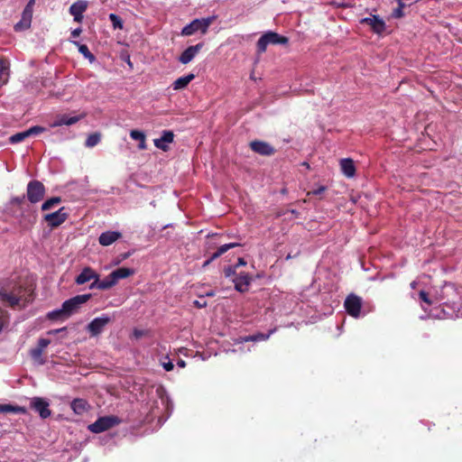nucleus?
Here are the masks:
<instances>
[{
	"label": "nucleus",
	"instance_id": "obj_30",
	"mask_svg": "<svg viewBox=\"0 0 462 462\" xmlns=\"http://www.w3.org/2000/svg\"><path fill=\"white\" fill-rule=\"evenodd\" d=\"M8 67L4 60L0 59V86L5 84L8 80Z\"/></svg>",
	"mask_w": 462,
	"mask_h": 462
},
{
	"label": "nucleus",
	"instance_id": "obj_17",
	"mask_svg": "<svg viewBox=\"0 0 462 462\" xmlns=\"http://www.w3.org/2000/svg\"><path fill=\"white\" fill-rule=\"evenodd\" d=\"M251 281L252 277L248 273H242L233 280L235 289L240 292L247 291Z\"/></svg>",
	"mask_w": 462,
	"mask_h": 462
},
{
	"label": "nucleus",
	"instance_id": "obj_5",
	"mask_svg": "<svg viewBox=\"0 0 462 462\" xmlns=\"http://www.w3.org/2000/svg\"><path fill=\"white\" fill-rule=\"evenodd\" d=\"M91 298V294L77 295L62 303V311H65V318L76 312L81 304L86 303Z\"/></svg>",
	"mask_w": 462,
	"mask_h": 462
},
{
	"label": "nucleus",
	"instance_id": "obj_27",
	"mask_svg": "<svg viewBox=\"0 0 462 462\" xmlns=\"http://www.w3.org/2000/svg\"><path fill=\"white\" fill-rule=\"evenodd\" d=\"M0 412L1 413H22L24 414L26 412V409L24 407L12 405V404H0Z\"/></svg>",
	"mask_w": 462,
	"mask_h": 462
},
{
	"label": "nucleus",
	"instance_id": "obj_39",
	"mask_svg": "<svg viewBox=\"0 0 462 462\" xmlns=\"http://www.w3.org/2000/svg\"><path fill=\"white\" fill-rule=\"evenodd\" d=\"M327 190L326 186H319L318 189L308 191L307 196H320Z\"/></svg>",
	"mask_w": 462,
	"mask_h": 462
},
{
	"label": "nucleus",
	"instance_id": "obj_50",
	"mask_svg": "<svg viewBox=\"0 0 462 462\" xmlns=\"http://www.w3.org/2000/svg\"><path fill=\"white\" fill-rule=\"evenodd\" d=\"M138 148H139L140 150H144V149H146V143H145V139H143V141H139Z\"/></svg>",
	"mask_w": 462,
	"mask_h": 462
},
{
	"label": "nucleus",
	"instance_id": "obj_51",
	"mask_svg": "<svg viewBox=\"0 0 462 462\" xmlns=\"http://www.w3.org/2000/svg\"><path fill=\"white\" fill-rule=\"evenodd\" d=\"M130 255H131V253H130V252H127V253L121 254L119 255V257H121V260H125V259H127Z\"/></svg>",
	"mask_w": 462,
	"mask_h": 462
},
{
	"label": "nucleus",
	"instance_id": "obj_37",
	"mask_svg": "<svg viewBox=\"0 0 462 462\" xmlns=\"http://www.w3.org/2000/svg\"><path fill=\"white\" fill-rule=\"evenodd\" d=\"M47 317L51 320H55L60 318L65 317V311H62V308L60 310H55L47 314Z\"/></svg>",
	"mask_w": 462,
	"mask_h": 462
},
{
	"label": "nucleus",
	"instance_id": "obj_18",
	"mask_svg": "<svg viewBox=\"0 0 462 462\" xmlns=\"http://www.w3.org/2000/svg\"><path fill=\"white\" fill-rule=\"evenodd\" d=\"M121 236L122 234L118 231H106L99 236L98 242L103 246H108L118 240Z\"/></svg>",
	"mask_w": 462,
	"mask_h": 462
},
{
	"label": "nucleus",
	"instance_id": "obj_15",
	"mask_svg": "<svg viewBox=\"0 0 462 462\" xmlns=\"http://www.w3.org/2000/svg\"><path fill=\"white\" fill-rule=\"evenodd\" d=\"M116 281L113 278L112 273L107 275L105 279L99 280V275H97L96 281L89 285L90 289H98V290H108L114 287L116 284Z\"/></svg>",
	"mask_w": 462,
	"mask_h": 462
},
{
	"label": "nucleus",
	"instance_id": "obj_55",
	"mask_svg": "<svg viewBox=\"0 0 462 462\" xmlns=\"http://www.w3.org/2000/svg\"><path fill=\"white\" fill-rule=\"evenodd\" d=\"M178 365H179V366H180V367H184V366L186 365V363H185V361H183V360H180V361L178 362Z\"/></svg>",
	"mask_w": 462,
	"mask_h": 462
},
{
	"label": "nucleus",
	"instance_id": "obj_35",
	"mask_svg": "<svg viewBox=\"0 0 462 462\" xmlns=\"http://www.w3.org/2000/svg\"><path fill=\"white\" fill-rule=\"evenodd\" d=\"M100 141V134L97 133H94L88 135V137L86 140V146L88 147H94L97 145Z\"/></svg>",
	"mask_w": 462,
	"mask_h": 462
},
{
	"label": "nucleus",
	"instance_id": "obj_6",
	"mask_svg": "<svg viewBox=\"0 0 462 462\" xmlns=\"http://www.w3.org/2000/svg\"><path fill=\"white\" fill-rule=\"evenodd\" d=\"M34 5L35 0H29L22 13L21 20L14 24L15 32H22L31 27Z\"/></svg>",
	"mask_w": 462,
	"mask_h": 462
},
{
	"label": "nucleus",
	"instance_id": "obj_21",
	"mask_svg": "<svg viewBox=\"0 0 462 462\" xmlns=\"http://www.w3.org/2000/svg\"><path fill=\"white\" fill-rule=\"evenodd\" d=\"M173 138H174V134L171 131H164L162 133V135L161 136V138L154 140V145L157 148L166 152L169 149V146L167 145V143H172Z\"/></svg>",
	"mask_w": 462,
	"mask_h": 462
},
{
	"label": "nucleus",
	"instance_id": "obj_8",
	"mask_svg": "<svg viewBox=\"0 0 462 462\" xmlns=\"http://www.w3.org/2000/svg\"><path fill=\"white\" fill-rule=\"evenodd\" d=\"M68 217H69V215H68L67 211L65 210V208L62 207L55 212L46 214L43 217V219L48 224L49 226L53 228V227H57L59 226H60L61 224H63L67 220Z\"/></svg>",
	"mask_w": 462,
	"mask_h": 462
},
{
	"label": "nucleus",
	"instance_id": "obj_43",
	"mask_svg": "<svg viewBox=\"0 0 462 462\" xmlns=\"http://www.w3.org/2000/svg\"><path fill=\"white\" fill-rule=\"evenodd\" d=\"M236 266L229 265L227 267H225L224 273H225L226 277H232L236 274Z\"/></svg>",
	"mask_w": 462,
	"mask_h": 462
},
{
	"label": "nucleus",
	"instance_id": "obj_44",
	"mask_svg": "<svg viewBox=\"0 0 462 462\" xmlns=\"http://www.w3.org/2000/svg\"><path fill=\"white\" fill-rule=\"evenodd\" d=\"M51 343V340L48 338H40L38 340L37 347L41 348L42 350H44Z\"/></svg>",
	"mask_w": 462,
	"mask_h": 462
},
{
	"label": "nucleus",
	"instance_id": "obj_20",
	"mask_svg": "<svg viewBox=\"0 0 462 462\" xmlns=\"http://www.w3.org/2000/svg\"><path fill=\"white\" fill-rule=\"evenodd\" d=\"M84 117V115L76 116H69L67 115H61L57 117V119L51 125V127H58L61 125H71L78 123L81 118Z\"/></svg>",
	"mask_w": 462,
	"mask_h": 462
},
{
	"label": "nucleus",
	"instance_id": "obj_45",
	"mask_svg": "<svg viewBox=\"0 0 462 462\" xmlns=\"http://www.w3.org/2000/svg\"><path fill=\"white\" fill-rule=\"evenodd\" d=\"M204 296H200V300H194L193 302V305L198 308V309H201V308H205L207 307L208 303L207 301L203 299Z\"/></svg>",
	"mask_w": 462,
	"mask_h": 462
},
{
	"label": "nucleus",
	"instance_id": "obj_2",
	"mask_svg": "<svg viewBox=\"0 0 462 462\" xmlns=\"http://www.w3.org/2000/svg\"><path fill=\"white\" fill-rule=\"evenodd\" d=\"M289 42V38L280 35L279 33L269 31L263 33L256 43L257 53L262 54L266 51L267 46L270 44L277 45V44H287Z\"/></svg>",
	"mask_w": 462,
	"mask_h": 462
},
{
	"label": "nucleus",
	"instance_id": "obj_7",
	"mask_svg": "<svg viewBox=\"0 0 462 462\" xmlns=\"http://www.w3.org/2000/svg\"><path fill=\"white\" fill-rule=\"evenodd\" d=\"M344 307L348 315L353 318H358L362 309V299L356 294H349L344 302Z\"/></svg>",
	"mask_w": 462,
	"mask_h": 462
},
{
	"label": "nucleus",
	"instance_id": "obj_28",
	"mask_svg": "<svg viewBox=\"0 0 462 462\" xmlns=\"http://www.w3.org/2000/svg\"><path fill=\"white\" fill-rule=\"evenodd\" d=\"M61 202L60 197H52L47 200H45L42 205V211H48L54 207L58 206Z\"/></svg>",
	"mask_w": 462,
	"mask_h": 462
},
{
	"label": "nucleus",
	"instance_id": "obj_56",
	"mask_svg": "<svg viewBox=\"0 0 462 462\" xmlns=\"http://www.w3.org/2000/svg\"><path fill=\"white\" fill-rule=\"evenodd\" d=\"M123 260L118 256V259L115 262V264H119Z\"/></svg>",
	"mask_w": 462,
	"mask_h": 462
},
{
	"label": "nucleus",
	"instance_id": "obj_53",
	"mask_svg": "<svg viewBox=\"0 0 462 462\" xmlns=\"http://www.w3.org/2000/svg\"><path fill=\"white\" fill-rule=\"evenodd\" d=\"M289 212L291 213L292 215H294L295 217H299V216H300V212L295 209H291V210H289Z\"/></svg>",
	"mask_w": 462,
	"mask_h": 462
},
{
	"label": "nucleus",
	"instance_id": "obj_25",
	"mask_svg": "<svg viewBox=\"0 0 462 462\" xmlns=\"http://www.w3.org/2000/svg\"><path fill=\"white\" fill-rule=\"evenodd\" d=\"M195 78V75L192 73H189L186 76L178 78L173 83H172V88L174 90H180L187 88V86L190 83L191 80H193Z\"/></svg>",
	"mask_w": 462,
	"mask_h": 462
},
{
	"label": "nucleus",
	"instance_id": "obj_33",
	"mask_svg": "<svg viewBox=\"0 0 462 462\" xmlns=\"http://www.w3.org/2000/svg\"><path fill=\"white\" fill-rule=\"evenodd\" d=\"M269 336H270V334L265 335L263 333H258L255 335H251V336H246L245 337H242L241 342L266 340V339H268Z\"/></svg>",
	"mask_w": 462,
	"mask_h": 462
},
{
	"label": "nucleus",
	"instance_id": "obj_9",
	"mask_svg": "<svg viewBox=\"0 0 462 462\" xmlns=\"http://www.w3.org/2000/svg\"><path fill=\"white\" fill-rule=\"evenodd\" d=\"M249 147L254 152L263 156H272L276 152V150L273 145L261 140H254L250 142Z\"/></svg>",
	"mask_w": 462,
	"mask_h": 462
},
{
	"label": "nucleus",
	"instance_id": "obj_52",
	"mask_svg": "<svg viewBox=\"0 0 462 462\" xmlns=\"http://www.w3.org/2000/svg\"><path fill=\"white\" fill-rule=\"evenodd\" d=\"M64 330H66V328H60V329L51 330V331L49 332V334H57V333H59V332H60V331H64Z\"/></svg>",
	"mask_w": 462,
	"mask_h": 462
},
{
	"label": "nucleus",
	"instance_id": "obj_23",
	"mask_svg": "<svg viewBox=\"0 0 462 462\" xmlns=\"http://www.w3.org/2000/svg\"><path fill=\"white\" fill-rule=\"evenodd\" d=\"M340 168L342 172L347 178H352L356 174V167L354 161L350 158H345L340 160Z\"/></svg>",
	"mask_w": 462,
	"mask_h": 462
},
{
	"label": "nucleus",
	"instance_id": "obj_32",
	"mask_svg": "<svg viewBox=\"0 0 462 462\" xmlns=\"http://www.w3.org/2000/svg\"><path fill=\"white\" fill-rule=\"evenodd\" d=\"M398 6L395 8L393 13L392 16L396 19L402 18L404 16L403 8L405 7V4L403 0H396Z\"/></svg>",
	"mask_w": 462,
	"mask_h": 462
},
{
	"label": "nucleus",
	"instance_id": "obj_11",
	"mask_svg": "<svg viewBox=\"0 0 462 462\" xmlns=\"http://www.w3.org/2000/svg\"><path fill=\"white\" fill-rule=\"evenodd\" d=\"M0 299L7 303L10 307H21L25 306L26 302H28L30 300L23 299L22 296H19L18 294L14 292H0Z\"/></svg>",
	"mask_w": 462,
	"mask_h": 462
},
{
	"label": "nucleus",
	"instance_id": "obj_49",
	"mask_svg": "<svg viewBox=\"0 0 462 462\" xmlns=\"http://www.w3.org/2000/svg\"><path fill=\"white\" fill-rule=\"evenodd\" d=\"M245 265H246L245 260L244 258L240 257V258H238V261L235 266H236V268H237L238 266H245Z\"/></svg>",
	"mask_w": 462,
	"mask_h": 462
},
{
	"label": "nucleus",
	"instance_id": "obj_31",
	"mask_svg": "<svg viewBox=\"0 0 462 462\" xmlns=\"http://www.w3.org/2000/svg\"><path fill=\"white\" fill-rule=\"evenodd\" d=\"M29 137L28 131L25 130L23 132L16 133L9 137V142L11 143H18L25 140Z\"/></svg>",
	"mask_w": 462,
	"mask_h": 462
},
{
	"label": "nucleus",
	"instance_id": "obj_42",
	"mask_svg": "<svg viewBox=\"0 0 462 462\" xmlns=\"http://www.w3.org/2000/svg\"><path fill=\"white\" fill-rule=\"evenodd\" d=\"M419 298H420V300H422L423 302L427 303L428 305H431L432 304V301L430 299L429 294L425 291H420L419 292Z\"/></svg>",
	"mask_w": 462,
	"mask_h": 462
},
{
	"label": "nucleus",
	"instance_id": "obj_1",
	"mask_svg": "<svg viewBox=\"0 0 462 462\" xmlns=\"http://www.w3.org/2000/svg\"><path fill=\"white\" fill-rule=\"evenodd\" d=\"M217 19V16L212 15L201 19H194L189 24L184 26L181 30L182 36H190L197 32H200L202 34H206L209 26Z\"/></svg>",
	"mask_w": 462,
	"mask_h": 462
},
{
	"label": "nucleus",
	"instance_id": "obj_46",
	"mask_svg": "<svg viewBox=\"0 0 462 462\" xmlns=\"http://www.w3.org/2000/svg\"><path fill=\"white\" fill-rule=\"evenodd\" d=\"M25 196L23 195L21 197H14L11 199V203L14 205H21L24 202Z\"/></svg>",
	"mask_w": 462,
	"mask_h": 462
},
{
	"label": "nucleus",
	"instance_id": "obj_16",
	"mask_svg": "<svg viewBox=\"0 0 462 462\" xmlns=\"http://www.w3.org/2000/svg\"><path fill=\"white\" fill-rule=\"evenodd\" d=\"M87 8L88 3L86 1H78L70 5L69 14L73 15L75 22L81 23L83 20V13Z\"/></svg>",
	"mask_w": 462,
	"mask_h": 462
},
{
	"label": "nucleus",
	"instance_id": "obj_14",
	"mask_svg": "<svg viewBox=\"0 0 462 462\" xmlns=\"http://www.w3.org/2000/svg\"><path fill=\"white\" fill-rule=\"evenodd\" d=\"M361 23H365L371 26L372 30L375 33H382L385 30V23L377 15L372 17H365L361 20Z\"/></svg>",
	"mask_w": 462,
	"mask_h": 462
},
{
	"label": "nucleus",
	"instance_id": "obj_24",
	"mask_svg": "<svg viewBox=\"0 0 462 462\" xmlns=\"http://www.w3.org/2000/svg\"><path fill=\"white\" fill-rule=\"evenodd\" d=\"M70 408L76 414L81 415L88 411L89 404L86 400L77 398L71 402Z\"/></svg>",
	"mask_w": 462,
	"mask_h": 462
},
{
	"label": "nucleus",
	"instance_id": "obj_12",
	"mask_svg": "<svg viewBox=\"0 0 462 462\" xmlns=\"http://www.w3.org/2000/svg\"><path fill=\"white\" fill-rule=\"evenodd\" d=\"M110 322V319L106 316L94 319L88 325V329L91 336L99 335L104 328Z\"/></svg>",
	"mask_w": 462,
	"mask_h": 462
},
{
	"label": "nucleus",
	"instance_id": "obj_13",
	"mask_svg": "<svg viewBox=\"0 0 462 462\" xmlns=\"http://www.w3.org/2000/svg\"><path fill=\"white\" fill-rule=\"evenodd\" d=\"M203 46L204 43L199 42L196 45L188 47L179 57V61L182 64H188L195 58V56L199 52Z\"/></svg>",
	"mask_w": 462,
	"mask_h": 462
},
{
	"label": "nucleus",
	"instance_id": "obj_38",
	"mask_svg": "<svg viewBox=\"0 0 462 462\" xmlns=\"http://www.w3.org/2000/svg\"><path fill=\"white\" fill-rule=\"evenodd\" d=\"M27 131H28V134H29V137H30V136H32V135L40 134L45 132L46 129L44 127H42V126H40V125H34V126H32L29 129H27Z\"/></svg>",
	"mask_w": 462,
	"mask_h": 462
},
{
	"label": "nucleus",
	"instance_id": "obj_29",
	"mask_svg": "<svg viewBox=\"0 0 462 462\" xmlns=\"http://www.w3.org/2000/svg\"><path fill=\"white\" fill-rule=\"evenodd\" d=\"M75 45L79 47V51L90 61L95 60V56L91 53L88 47L86 44H80L78 42H73Z\"/></svg>",
	"mask_w": 462,
	"mask_h": 462
},
{
	"label": "nucleus",
	"instance_id": "obj_26",
	"mask_svg": "<svg viewBox=\"0 0 462 462\" xmlns=\"http://www.w3.org/2000/svg\"><path fill=\"white\" fill-rule=\"evenodd\" d=\"M111 273L113 278L116 281V282H118L119 280L128 278L129 276L134 274V270L132 268L121 267L113 271Z\"/></svg>",
	"mask_w": 462,
	"mask_h": 462
},
{
	"label": "nucleus",
	"instance_id": "obj_40",
	"mask_svg": "<svg viewBox=\"0 0 462 462\" xmlns=\"http://www.w3.org/2000/svg\"><path fill=\"white\" fill-rule=\"evenodd\" d=\"M130 136L132 139L136 141H143V139H145V134L138 130H132L130 132Z\"/></svg>",
	"mask_w": 462,
	"mask_h": 462
},
{
	"label": "nucleus",
	"instance_id": "obj_3",
	"mask_svg": "<svg viewBox=\"0 0 462 462\" xmlns=\"http://www.w3.org/2000/svg\"><path fill=\"white\" fill-rule=\"evenodd\" d=\"M120 422L121 420L117 416H104L90 424L88 430L93 433H101L118 425Z\"/></svg>",
	"mask_w": 462,
	"mask_h": 462
},
{
	"label": "nucleus",
	"instance_id": "obj_41",
	"mask_svg": "<svg viewBox=\"0 0 462 462\" xmlns=\"http://www.w3.org/2000/svg\"><path fill=\"white\" fill-rule=\"evenodd\" d=\"M8 323V316L7 313L0 310V331L6 326Z\"/></svg>",
	"mask_w": 462,
	"mask_h": 462
},
{
	"label": "nucleus",
	"instance_id": "obj_4",
	"mask_svg": "<svg viewBox=\"0 0 462 462\" xmlns=\"http://www.w3.org/2000/svg\"><path fill=\"white\" fill-rule=\"evenodd\" d=\"M45 187L39 180H31L27 185L26 196L28 200L36 204L43 199L45 195Z\"/></svg>",
	"mask_w": 462,
	"mask_h": 462
},
{
	"label": "nucleus",
	"instance_id": "obj_48",
	"mask_svg": "<svg viewBox=\"0 0 462 462\" xmlns=\"http://www.w3.org/2000/svg\"><path fill=\"white\" fill-rule=\"evenodd\" d=\"M81 32H82L81 28H77L71 32V36L73 38H77L80 35Z\"/></svg>",
	"mask_w": 462,
	"mask_h": 462
},
{
	"label": "nucleus",
	"instance_id": "obj_10",
	"mask_svg": "<svg viewBox=\"0 0 462 462\" xmlns=\"http://www.w3.org/2000/svg\"><path fill=\"white\" fill-rule=\"evenodd\" d=\"M49 406V402L41 397H34L31 402V408L36 411L42 419H47L51 416V411Z\"/></svg>",
	"mask_w": 462,
	"mask_h": 462
},
{
	"label": "nucleus",
	"instance_id": "obj_22",
	"mask_svg": "<svg viewBox=\"0 0 462 462\" xmlns=\"http://www.w3.org/2000/svg\"><path fill=\"white\" fill-rule=\"evenodd\" d=\"M240 244L238 243H229L223 245L217 248V250L208 259L204 264L203 267L208 266L212 261L216 260L217 258L220 257L222 254H224L226 252H227L229 249L235 248L236 246H239Z\"/></svg>",
	"mask_w": 462,
	"mask_h": 462
},
{
	"label": "nucleus",
	"instance_id": "obj_54",
	"mask_svg": "<svg viewBox=\"0 0 462 462\" xmlns=\"http://www.w3.org/2000/svg\"><path fill=\"white\" fill-rule=\"evenodd\" d=\"M214 295H215V291L211 290L209 291H207L204 296L213 297Z\"/></svg>",
	"mask_w": 462,
	"mask_h": 462
},
{
	"label": "nucleus",
	"instance_id": "obj_47",
	"mask_svg": "<svg viewBox=\"0 0 462 462\" xmlns=\"http://www.w3.org/2000/svg\"><path fill=\"white\" fill-rule=\"evenodd\" d=\"M162 366L163 368L166 370V371H171L174 367L173 364L171 361H168L166 363H163L162 364Z\"/></svg>",
	"mask_w": 462,
	"mask_h": 462
},
{
	"label": "nucleus",
	"instance_id": "obj_36",
	"mask_svg": "<svg viewBox=\"0 0 462 462\" xmlns=\"http://www.w3.org/2000/svg\"><path fill=\"white\" fill-rule=\"evenodd\" d=\"M42 352H43V350H42L41 348L36 346L35 348H32L30 351V354L33 360H36V361L40 360V364L42 365L44 363V361L42 359Z\"/></svg>",
	"mask_w": 462,
	"mask_h": 462
},
{
	"label": "nucleus",
	"instance_id": "obj_19",
	"mask_svg": "<svg viewBox=\"0 0 462 462\" xmlns=\"http://www.w3.org/2000/svg\"><path fill=\"white\" fill-rule=\"evenodd\" d=\"M97 273L90 267H85L81 273L76 277L75 282L82 285L91 280L96 281Z\"/></svg>",
	"mask_w": 462,
	"mask_h": 462
},
{
	"label": "nucleus",
	"instance_id": "obj_34",
	"mask_svg": "<svg viewBox=\"0 0 462 462\" xmlns=\"http://www.w3.org/2000/svg\"><path fill=\"white\" fill-rule=\"evenodd\" d=\"M109 20L112 23L114 29H123V20L119 15L110 14Z\"/></svg>",
	"mask_w": 462,
	"mask_h": 462
}]
</instances>
